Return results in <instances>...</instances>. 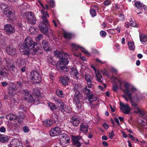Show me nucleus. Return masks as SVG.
I'll return each mask as SVG.
<instances>
[{
	"label": "nucleus",
	"mask_w": 147,
	"mask_h": 147,
	"mask_svg": "<svg viewBox=\"0 0 147 147\" xmlns=\"http://www.w3.org/2000/svg\"><path fill=\"white\" fill-rule=\"evenodd\" d=\"M114 136V134L113 133V131H112L111 132L109 133V138L111 139H112Z\"/></svg>",
	"instance_id": "nucleus-50"
},
{
	"label": "nucleus",
	"mask_w": 147,
	"mask_h": 147,
	"mask_svg": "<svg viewBox=\"0 0 147 147\" xmlns=\"http://www.w3.org/2000/svg\"><path fill=\"white\" fill-rule=\"evenodd\" d=\"M128 45L130 50H133L135 49V46L133 42L129 41L128 43Z\"/></svg>",
	"instance_id": "nucleus-31"
},
{
	"label": "nucleus",
	"mask_w": 147,
	"mask_h": 147,
	"mask_svg": "<svg viewBox=\"0 0 147 147\" xmlns=\"http://www.w3.org/2000/svg\"><path fill=\"white\" fill-rule=\"evenodd\" d=\"M7 53L12 56H15L17 55V50L16 48L11 45H9L6 48Z\"/></svg>",
	"instance_id": "nucleus-12"
},
{
	"label": "nucleus",
	"mask_w": 147,
	"mask_h": 147,
	"mask_svg": "<svg viewBox=\"0 0 147 147\" xmlns=\"http://www.w3.org/2000/svg\"><path fill=\"white\" fill-rule=\"evenodd\" d=\"M101 73L103 75L107 76L108 75V73L107 71L105 69H103L101 71Z\"/></svg>",
	"instance_id": "nucleus-47"
},
{
	"label": "nucleus",
	"mask_w": 147,
	"mask_h": 147,
	"mask_svg": "<svg viewBox=\"0 0 147 147\" xmlns=\"http://www.w3.org/2000/svg\"><path fill=\"white\" fill-rule=\"evenodd\" d=\"M81 137L74 136L72 138L73 143V144L76 147H79L81 146V144L79 142V139H80Z\"/></svg>",
	"instance_id": "nucleus-21"
},
{
	"label": "nucleus",
	"mask_w": 147,
	"mask_h": 147,
	"mask_svg": "<svg viewBox=\"0 0 147 147\" xmlns=\"http://www.w3.org/2000/svg\"><path fill=\"white\" fill-rule=\"evenodd\" d=\"M8 71L5 68H0V80L3 79V78H5L8 75Z\"/></svg>",
	"instance_id": "nucleus-20"
},
{
	"label": "nucleus",
	"mask_w": 147,
	"mask_h": 147,
	"mask_svg": "<svg viewBox=\"0 0 147 147\" xmlns=\"http://www.w3.org/2000/svg\"><path fill=\"white\" fill-rule=\"evenodd\" d=\"M102 139L103 140H107V138L106 136H103L102 137Z\"/></svg>",
	"instance_id": "nucleus-63"
},
{
	"label": "nucleus",
	"mask_w": 147,
	"mask_h": 147,
	"mask_svg": "<svg viewBox=\"0 0 147 147\" xmlns=\"http://www.w3.org/2000/svg\"><path fill=\"white\" fill-rule=\"evenodd\" d=\"M90 13L92 17H94L96 15L95 10L93 9H91L90 10Z\"/></svg>",
	"instance_id": "nucleus-42"
},
{
	"label": "nucleus",
	"mask_w": 147,
	"mask_h": 147,
	"mask_svg": "<svg viewBox=\"0 0 147 147\" xmlns=\"http://www.w3.org/2000/svg\"><path fill=\"white\" fill-rule=\"evenodd\" d=\"M24 131L25 133H27L29 131V130L28 127L25 126L23 128Z\"/></svg>",
	"instance_id": "nucleus-51"
},
{
	"label": "nucleus",
	"mask_w": 147,
	"mask_h": 147,
	"mask_svg": "<svg viewBox=\"0 0 147 147\" xmlns=\"http://www.w3.org/2000/svg\"><path fill=\"white\" fill-rule=\"evenodd\" d=\"M111 3L110 1L109 0H106L104 2V4L106 6H108L110 5Z\"/></svg>",
	"instance_id": "nucleus-49"
},
{
	"label": "nucleus",
	"mask_w": 147,
	"mask_h": 147,
	"mask_svg": "<svg viewBox=\"0 0 147 147\" xmlns=\"http://www.w3.org/2000/svg\"><path fill=\"white\" fill-rule=\"evenodd\" d=\"M120 107L121 109L124 114H129L131 110V108L127 104H124L122 102H120Z\"/></svg>",
	"instance_id": "nucleus-11"
},
{
	"label": "nucleus",
	"mask_w": 147,
	"mask_h": 147,
	"mask_svg": "<svg viewBox=\"0 0 147 147\" xmlns=\"http://www.w3.org/2000/svg\"><path fill=\"white\" fill-rule=\"evenodd\" d=\"M130 26H131L138 27V25L137 24L136 22L133 21H130Z\"/></svg>",
	"instance_id": "nucleus-46"
},
{
	"label": "nucleus",
	"mask_w": 147,
	"mask_h": 147,
	"mask_svg": "<svg viewBox=\"0 0 147 147\" xmlns=\"http://www.w3.org/2000/svg\"><path fill=\"white\" fill-rule=\"evenodd\" d=\"M4 30L8 34L12 33L15 31L14 27L12 25L7 24L4 26Z\"/></svg>",
	"instance_id": "nucleus-17"
},
{
	"label": "nucleus",
	"mask_w": 147,
	"mask_h": 147,
	"mask_svg": "<svg viewBox=\"0 0 147 147\" xmlns=\"http://www.w3.org/2000/svg\"><path fill=\"white\" fill-rule=\"evenodd\" d=\"M87 96H88V100L90 101V100H92V102L93 101V100H96V98H95V97H94V95L92 94H91V93H90V94H89V95H87Z\"/></svg>",
	"instance_id": "nucleus-41"
},
{
	"label": "nucleus",
	"mask_w": 147,
	"mask_h": 147,
	"mask_svg": "<svg viewBox=\"0 0 147 147\" xmlns=\"http://www.w3.org/2000/svg\"><path fill=\"white\" fill-rule=\"evenodd\" d=\"M111 70L112 72L115 73H117V70L115 68H112L111 69Z\"/></svg>",
	"instance_id": "nucleus-64"
},
{
	"label": "nucleus",
	"mask_w": 147,
	"mask_h": 147,
	"mask_svg": "<svg viewBox=\"0 0 147 147\" xmlns=\"http://www.w3.org/2000/svg\"><path fill=\"white\" fill-rule=\"evenodd\" d=\"M103 126L106 129H107L109 127V125L106 123H104L103 124Z\"/></svg>",
	"instance_id": "nucleus-55"
},
{
	"label": "nucleus",
	"mask_w": 147,
	"mask_h": 147,
	"mask_svg": "<svg viewBox=\"0 0 147 147\" xmlns=\"http://www.w3.org/2000/svg\"><path fill=\"white\" fill-rule=\"evenodd\" d=\"M22 145L20 141L16 139H14L12 140L9 145V147H16V146H18Z\"/></svg>",
	"instance_id": "nucleus-19"
},
{
	"label": "nucleus",
	"mask_w": 147,
	"mask_h": 147,
	"mask_svg": "<svg viewBox=\"0 0 147 147\" xmlns=\"http://www.w3.org/2000/svg\"><path fill=\"white\" fill-rule=\"evenodd\" d=\"M47 60L51 64L53 63V60L52 59V58L51 57H48L47 58Z\"/></svg>",
	"instance_id": "nucleus-54"
},
{
	"label": "nucleus",
	"mask_w": 147,
	"mask_h": 147,
	"mask_svg": "<svg viewBox=\"0 0 147 147\" xmlns=\"http://www.w3.org/2000/svg\"><path fill=\"white\" fill-rule=\"evenodd\" d=\"M24 91L26 100L31 103L34 102V99L31 94L29 93V91L27 90H24Z\"/></svg>",
	"instance_id": "nucleus-13"
},
{
	"label": "nucleus",
	"mask_w": 147,
	"mask_h": 147,
	"mask_svg": "<svg viewBox=\"0 0 147 147\" xmlns=\"http://www.w3.org/2000/svg\"><path fill=\"white\" fill-rule=\"evenodd\" d=\"M92 82H90V83H88L87 82L88 84H87V86L88 87V88H91L92 87V84H91Z\"/></svg>",
	"instance_id": "nucleus-60"
},
{
	"label": "nucleus",
	"mask_w": 147,
	"mask_h": 147,
	"mask_svg": "<svg viewBox=\"0 0 147 147\" xmlns=\"http://www.w3.org/2000/svg\"><path fill=\"white\" fill-rule=\"evenodd\" d=\"M85 78L87 82H91V77L90 75L86 74L85 75Z\"/></svg>",
	"instance_id": "nucleus-37"
},
{
	"label": "nucleus",
	"mask_w": 147,
	"mask_h": 147,
	"mask_svg": "<svg viewBox=\"0 0 147 147\" xmlns=\"http://www.w3.org/2000/svg\"><path fill=\"white\" fill-rule=\"evenodd\" d=\"M50 5L52 7H53L55 5L54 1L53 0H50L49 1Z\"/></svg>",
	"instance_id": "nucleus-52"
},
{
	"label": "nucleus",
	"mask_w": 147,
	"mask_h": 147,
	"mask_svg": "<svg viewBox=\"0 0 147 147\" xmlns=\"http://www.w3.org/2000/svg\"><path fill=\"white\" fill-rule=\"evenodd\" d=\"M107 34L106 32L103 30L101 31L100 32V35L102 37H104L106 36Z\"/></svg>",
	"instance_id": "nucleus-48"
},
{
	"label": "nucleus",
	"mask_w": 147,
	"mask_h": 147,
	"mask_svg": "<svg viewBox=\"0 0 147 147\" xmlns=\"http://www.w3.org/2000/svg\"><path fill=\"white\" fill-rule=\"evenodd\" d=\"M7 83L5 82H1L2 86L4 87L6 86L7 85Z\"/></svg>",
	"instance_id": "nucleus-58"
},
{
	"label": "nucleus",
	"mask_w": 147,
	"mask_h": 147,
	"mask_svg": "<svg viewBox=\"0 0 147 147\" xmlns=\"http://www.w3.org/2000/svg\"><path fill=\"white\" fill-rule=\"evenodd\" d=\"M56 93L58 96L61 97H63L64 94L63 93L62 90H60L58 89L56 90Z\"/></svg>",
	"instance_id": "nucleus-36"
},
{
	"label": "nucleus",
	"mask_w": 147,
	"mask_h": 147,
	"mask_svg": "<svg viewBox=\"0 0 147 147\" xmlns=\"http://www.w3.org/2000/svg\"><path fill=\"white\" fill-rule=\"evenodd\" d=\"M6 118L10 121H13L15 122H19L24 118V116L23 115H20V116H17L13 114H9L7 115Z\"/></svg>",
	"instance_id": "nucleus-10"
},
{
	"label": "nucleus",
	"mask_w": 147,
	"mask_h": 147,
	"mask_svg": "<svg viewBox=\"0 0 147 147\" xmlns=\"http://www.w3.org/2000/svg\"><path fill=\"white\" fill-rule=\"evenodd\" d=\"M29 78L34 83H39L41 80L40 76L37 72L35 71L31 72Z\"/></svg>",
	"instance_id": "nucleus-7"
},
{
	"label": "nucleus",
	"mask_w": 147,
	"mask_h": 147,
	"mask_svg": "<svg viewBox=\"0 0 147 147\" xmlns=\"http://www.w3.org/2000/svg\"><path fill=\"white\" fill-rule=\"evenodd\" d=\"M18 109L20 111L19 112L20 113V115H19L20 116V115H23L25 116V115H24V114H23V113H24V112H25V111L24 109V106L23 105H21L19 107Z\"/></svg>",
	"instance_id": "nucleus-32"
},
{
	"label": "nucleus",
	"mask_w": 147,
	"mask_h": 147,
	"mask_svg": "<svg viewBox=\"0 0 147 147\" xmlns=\"http://www.w3.org/2000/svg\"><path fill=\"white\" fill-rule=\"evenodd\" d=\"M42 34H39L38 36L36 38V40L37 41L39 40H40L41 39V38L42 37Z\"/></svg>",
	"instance_id": "nucleus-53"
},
{
	"label": "nucleus",
	"mask_w": 147,
	"mask_h": 147,
	"mask_svg": "<svg viewBox=\"0 0 147 147\" xmlns=\"http://www.w3.org/2000/svg\"><path fill=\"white\" fill-rule=\"evenodd\" d=\"M72 36V35L69 33L65 32L64 34V37L67 39H70Z\"/></svg>",
	"instance_id": "nucleus-40"
},
{
	"label": "nucleus",
	"mask_w": 147,
	"mask_h": 147,
	"mask_svg": "<svg viewBox=\"0 0 147 147\" xmlns=\"http://www.w3.org/2000/svg\"><path fill=\"white\" fill-rule=\"evenodd\" d=\"M124 86L125 89L123 92L125 94L122 95V97L127 101L129 100L127 98L130 100H132V94L136 92L137 89L132 85L127 82L124 83Z\"/></svg>",
	"instance_id": "nucleus-4"
},
{
	"label": "nucleus",
	"mask_w": 147,
	"mask_h": 147,
	"mask_svg": "<svg viewBox=\"0 0 147 147\" xmlns=\"http://www.w3.org/2000/svg\"><path fill=\"white\" fill-rule=\"evenodd\" d=\"M59 81L60 82L65 86H66L67 84V80L63 78H61Z\"/></svg>",
	"instance_id": "nucleus-44"
},
{
	"label": "nucleus",
	"mask_w": 147,
	"mask_h": 147,
	"mask_svg": "<svg viewBox=\"0 0 147 147\" xmlns=\"http://www.w3.org/2000/svg\"><path fill=\"white\" fill-rule=\"evenodd\" d=\"M16 64L20 67L21 66H25L26 61L24 59L19 58L16 60Z\"/></svg>",
	"instance_id": "nucleus-25"
},
{
	"label": "nucleus",
	"mask_w": 147,
	"mask_h": 147,
	"mask_svg": "<svg viewBox=\"0 0 147 147\" xmlns=\"http://www.w3.org/2000/svg\"><path fill=\"white\" fill-rule=\"evenodd\" d=\"M6 7L4 10V13L11 20H15V14L12 13L13 11V7L12 6L7 7L4 3L1 5V8H3V6Z\"/></svg>",
	"instance_id": "nucleus-6"
},
{
	"label": "nucleus",
	"mask_w": 147,
	"mask_h": 147,
	"mask_svg": "<svg viewBox=\"0 0 147 147\" xmlns=\"http://www.w3.org/2000/svg\"><path fill=\"white\" fill-rule=\"evenodd\" d=\"M132 105L134 107V112L138 113H139L140 114L142 115H143L144 114V112L142 110H141L137 106V105L135 104L134 103H132Z\"/></svg>",
	"instance_id": "nucleus-23"
},
{
	"label": "nucleus",
	"mask_w": 147,
	"mask_h": 147,
	"mask_svg": "<svg viewBox=\"0 0 147 147\" xmlns=\"http://www.w3.org/2000/svg\"><path fill=\"white\" fill-rule=\"evenodd\" d=\"M88 125L84 123H82L80 125V131L83 133H85L88 132Z\"/></svg>",
	"instance_id": "nucleus-24"
},
{
	"label": "nucleus",
	"mask_w": 147,
	"mask_h": 147,
	"mask_svg": "<svg viewBox=\"0 0 147 147\" xmlns=\"http://www.w3.org/2000/svg\"><path fill=\"white\" fill-rule=\"evenodd\" d=\"M81 94L79 91H76L75 92V96L74 98V101L76 102V104L77 105V107H79L77 105L79 103V98L81 97Z\"/></svg>",
	"instance_id": "nucleus-22"
},
{
	"label": "nucleus",
	"mask_w": 147,
	"mask_h": 147,
	"mask_svg": "<svg viewBox=\"0 0 147 147\" xmlns=\"http://www.w3.org/2000/svg\"><path fill=\"white\" fill-rule=\"evenodd\" d=\"M135 6L138 9H142V5L140 1H136L135 3Z\"/></svg>",
	"instance_id": "nucleus-38"
},
{
	"label": "nucleus",
	"mask_w": 147,
	"mask_h": 147,
	"mask_svg": "<svg viewBox=\"0 0 147 147\" xmlns=\"http://www.w3.org/2000/svg\"><path fill=\"white\" fill-rule=\"evenodd\" d=\"M112 80L113 82L112 89L114 92H116L118 88L121 87L122 80L120 78L113 77Z\"/></svg>",
	"instance_id": "nucleus-8"
},
{
	"label": "nucleus",
	"mask_w": 147,
	"mask_h": 147,
	"mask_svg": "<svg viewBox=\"0 0 147 147\" xmlns=\"http://www.w3.org/2000/svg\"><path fill=\"white\" fill-rule=\"evenodd\" d=\"M10 87L12 90H16L18 88V87L16 86V85L14 83H11L9 84Z\"/></svg>",
	"instance_id": "nucleus-39"
},
{
	"label": "nucleus",
	"mask_w": 147,
	"mask_h": 147,
	"mask_svg": "<svg viewBox=\"0 0 147 147\" xmlns=\"http://www.w3.org/2000/svg\"><path fill=\"white\" fill-rule=\"evenodd\" d=\"M25 15V18L28 23L32 24L36 23V19L34 13L31 12H28L26 13Z\"/></svg>",
	"instance_id": "nucleus-9"
},
{
	"label": "nucleus",
	"mask_w": 147,
	"mask_h": 147,
	"mask_svg": "<svg viewBox=\"0 0 147 147\" xmlns=\"http://www.w3.org/2000/svg\"><path fill=\"white\" fill-rule=\"evenodd\" d=\"M91 67L95 71L96 77V80H97L98 82L100 83L102 82L103 80V78L99 71H96V68L92 66Z\"/></svg>",
	"instance_id": "nucleus-16"
},
{
	"label": "nucleus",
	"mask_w": 147,
	"mask_h": 147,
	"mask_svg": "<svg viewBox=\"0 0 147 147\" xmlns=\"http://www.w3.org/2000/svg\"><path fill=\"white\" fill-rule=\"evenodd\" d=\"M71 71L70 73L71 77H77L78 78V76H79V73L78 71L77 70V69L76 68L72 67L71 69Z\"/></svg>",
	"instance_id": "nucleus-26"
},
{
	"label": "nucleus",
	"mask_w": 147,
	"mask_h": 147,
	"mask_svg": "<svg viewBox=\"0 0 147 147\" xmlns=\"http://www.w3.org/2000/svg\"><path fill=\"white\" fill-rule=\"evenodd\" d=\"M56 103L59 106H60V108L61 109L62 107H63L64 104L63 102L61 100L58 99H57L55 100Z\"/></svg>",
	"instance_id": "nucleus-34"
},
{
	"label": "nucleus",
	"mask_w": 147,
	"mask_h": 147,
	"mask_svg": "<svg viewBox=\"0 0 147 147\" xmlns=\"http://www.w3.org/2000/svg\"><path fill=\"white\" fill-rule=\"evenodd\" d=\"M38 1L40 7L42 8V10L41 11V18L42 21L40 24L39 28L42 33L47 34L48 33L49 30V23L47 17H49V15L47 11H45L43 10L45 9V7L42 3L40 0H38Z\"/></svg>",
	"instance_id": "nucleus-2"
},
{
	"label": "nucleus",
	"mask_w": 147,
	"mask_h": 147,
	"mask_svg": "<svg viewBox=\"0 0 147 147\" xmlns=\"http://www.w3.org/2000/svg\"><path fill=\"white\" fill-rule=\"evenodd\" d=\"M22 67L20 69L22 71V72H24L26 70V68L25 67V66H22Z\"/></svg>",
	"instance_id": "nucleus-59"
},
{
	"label": "nucleus",
	"mask_w": 147,
	"mask_h": 147,
	"mask_svg": "<svg viewBox=\"0 0 147 147\" xmlns=\"http://www.w3.org/2000/svg\"><path fill=\"white\" fill-rule=\"evenodd\" d=\"M70 138L69 136L66 134H61L60 139V141L62 144H67L69 142Z\"/></svg>",
	"instance_id": "nucleus-14"
},
{
	"label": "nucleus",
	"mask_w": 147,
	"mask_h": 147,
	"mask_svg": "<svg viewBox=\"0 0 147 147\" xmlns=\"http://www.w3.org/2000/svg\"><path fill=\"white\" fill-rule=\"evenodd\" d=\"M96 61L100 63L101 64H103L104 63V62L102 61H101L99 59L97 58L96 59Z\"/></svg>",
	"instance_id": "nucleus-62"
},
{
	"label": "nucleus",
	"mask_w": 147,
	"mask_h": 147,
	"mask_svg": "<svg viewBox=\"0 0 147 147\" xmlns=\"http://www.w3.org/2000/svg\"><path fill=\"white\" fill-rule=\"evenodd\" d=\"M61 132V129L58 127H56L51 129L50 134L51 136H54L58 135Z\"/></svg>",
	"instance_id": "nucleus-15"
},
{
	"label": "nucleus",
	"mask_w": 147,
	"mask_h": 147,
	"mask_svg": "<svg viewBox=\"0 0 147 147\" xmlns=\"http://www.w3.org/2000/svg\"><path fill=\"white\" fill-rule=\"evenodd\" d=\"M42 46L44 50L47 51H51L50 47L47 42L46 40H43L42 42Z\"/></svg>",
	"instance_id": "nucleus-27"
},
{
	"label": "nucleus",
	"mask_w": 147,
	"mask_h": 147,
	"mask_svg": "<svg viewBox=\"0 0 147 147\" xmlns=\"http://www.w3.org/2000/svg\"><path fill=\"white\" fill-rule=\"evenodd\" d=\"M6 131L5 128L3 127H1L0 128V131L1 132H4Z\"/></svg>",
	"instance_id": "nucleus-56"
},
{
	"label": "nucleus",
	"mask_w": 147,
	"mask_h": 147,
	"mask_svg": "<svg viewBox=\"0 0 147 147\" xmlns=\"http://www.w3.org/2000/svg\"><path fill=\"white\" fill-rule=\"evenodd\" d=\"M8 138L5 135H0V140L2 142H5L7 141Z\"/></svg>",
	"instance_id": "nucleus-35"
},
{
	"label": "nucleus",
	"mask_w": 147,
	"mask_h": 147,
	"mask_svg": "<svg viewBox=\"0 0 147 147\" xmlns=\"http://www.w3.org/2000/svg\"><path fill=\"white\" fill-rule=\"evenodd\" d=\"M54 53L55 56H56L60 59V61L59 63L60 65H65L60 67V69L63 72H67L68 71V68L65 66L69 63V62L68 60L67 59L69 57V56L67 54L64 52H61L58 51H55Z\"/></svg>",
	"instance_id": "nucleus-3"
},
{
	"label": "nucleus",
	"mask_w": 147,
	"mask_h": 147,
	"mask_svg": "<svg viewBox=\"0 0 147 147\" xmlns=\"http://www.w3.org/2000/svg\"><path fill=\"white\" fill-rule=\"evenodd\" d=\"M6 65L12 74L15 75L17 74V70L15 66L14 61L12 59L6 58L5 60L2 61L1 58H0V65L3 66Z\"/></svg>",
	"instance_id": "nucleus-5"
},
{
	"label": "nucleus",
	"mask_w": 147,
	"mask_h": 147,
	"mask_svg": "<svg viewBox=\"0 0 147 147\" xmlns=\"http://www.w3.org/2000/svg\"><path fill=\"white\" fill-rule=\"evenodd\" d=\"M71 45L73 48L75 50H78L79 49H80L82 52L84 53L85 54L88 55H89L90 54L89 52L84 48H83L82 47H81L74 43H71Z\"/></svg>",
	"instance_id": "nucleus-18"
},
{
	"label": "nucleus",
	"mask_w": 147,
	"mask_h": 147,
	"mask_svg": "<svg viewBox=\"0 0 147 147\" xmlns=\"http://www.w3.org/2000/svg\"><path fill=\"white\" fill-rule=\"evenodd\" d=\"M61 109L62 111L67 113H70L71 112V108L64 105H63V107H62Z\"/></svg>",
	"instance_id": "nucleus-30"
},
{
	"label": "nucleus",
	"mask_w": 147,
	"mask_h": 147,
	"mask_svg": "<svg viewBox=\"0 0 147 147\" xmlns=\"http://www.w3.org/2000/svg\"><path fill=\"white\" fill-rule=\"evenodd\" d=\"M17 84L19 86H22V83L21 81H20L17 82Z\"/></svg>",
	"instance_id": "nucleus-61"
},
{
	"label": "nucleus",
	"mask_w": 147,
	"mask_h": 147,
	"mask_svg": "<svg viewBox=\"0 0 147 147\" xmlns=\"http://www.w3.org/2000/svg\"><path fill=\"white\" fill-rule=\"evenodd\" d=\"M19 48L22 54L27 55H29L30 53L33 55L36 54L38 50L39 49V47L35 44L30 36L27 37L25 39L24 43H20Z\"/></svg>",
	"instance_id": "nucleus-1"
},
{
	"label": "nucleus",
	"mask_w": 147,
	"mask_h": 147,
	"mask_svg": "<svg viewBox=\"0 0 147 147\" xmlns=\"http://www.w3.org/2000/svg\"><path fill=\"white\" fill-rule=\"evenodd\" d=\"M84 93L86 94L87 96L89 95V94L90 93V90L89 89H88L87 86H86L84 89Z\"/></svg>",
	"instance_id": "nucleus-45"
},
{
	"label": "nucleus",
	"mask_w": 147,
	"mask_h": 147,
	"mask_svg": "<svg viewBox=\"0 0 147 147\" xmlns=\"http://www.w3.org/2000/svg\"><path fill=\"white\" fill-rule=\"evenodd\" d=\"M130 25V22L129 23V22H125V26L126 27H127V28H128L129 27Z\"/></svg>",
	"instance_id": "nucleus-57"
},
{
	"label": "nucleus",
	"mask_w": 147,
	"mask_h": 147,
	"mask_svg": "<svg viewBox=\"0 0 147 147\" xmlns=\"http://www.w3.org/2000/svg\"><path fill=\"white\" fill-rule=\"evenodd\" d=\"M48 106L51 110H53L56 109V107L55 105L51 102L48 103Z\"/></svg>",
	"instance_id": "nucleus-43"
},
{
	"label": "nucleus",
	"mask_w": 147,
	"mask_h": 147,
	"mask_svg": "<svg viewBox=\"0 0 147 147\" xmlns=\"http://www.w3.org/2000/svg\"><path fill=\"white\" fill-rule=\"evenodd\" d=\"M71 122L74 126H78L80 122V120L76 117H72L71 119Z\"/></svg>",
	"instance_id": "nucleus-28"
},
{
	"label": "nucleus",
	"mask_w": 147,
	"mask_h": 147,
	"mask_svg": "<svg viewBox=\"0 0 147 147\" xmlns=\"http://www.w3.org/2000/svg\"><path fill=\"white\" fill-rule=\"evenodd\" d=\"M43 123L45 127H48L51 126L53 124V121L51 119H48L44 120Z\"/></svg>",
	"instance_id": "nucleus-29"
},
{
	"label": "nucleus",
	"mask_w": 147,
	"mask_h": 147,
	"mask_svg": "<svg viewBox=\"0 0 147 147\" xmlns=\"http://www.w3.org/2000/svg\"><path fill=\"white\" fill-rule=\"evenodd\" d=\"M140 40L142 42H145L147 41V35L142 34L140 36Z\"/></svg>",
	"instance_id": "nucleus-33"
}]
</instances>
